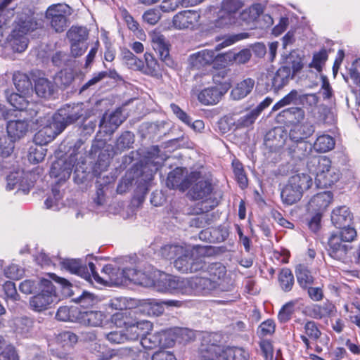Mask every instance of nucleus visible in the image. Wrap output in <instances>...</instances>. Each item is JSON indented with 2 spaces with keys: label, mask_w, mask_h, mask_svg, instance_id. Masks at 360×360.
Listing matches in <instances>:
<instances>
[{
  "label": "nucleus",
  "mask_w": 360,
  "mask_h": 360,
  "mask_svg": "<svg viewBox=\"0 0 360 360\" xmlns=\"http://www.w3.org/2000/svg\"><path fill=\"white\" fill-rule=\"evenodd\" d=\"M198 356V360H250V353L243 347L214 342L207 335L202 340Z\"/></svg>",
  "instance_id": "obj_1"
},
{
  "label": "nucleus",
  "mask_w": 360,
  "mask_h": 360,
  "mask_svg": "<svg viewBox=\"0 0 360 360\" xmlns=\"http://www.w3.org/2000/svg\"><path fill=\"white\" fill-rule=\"evenodd\" d=\"M307 167L315 173V184L320 188L332 187L341 176L340 170L332 166L330 159L326 156L313 157L307 162Z\"/></svg>",
  "instance_id": "obj_2"
},
{
  "label": "nucleus",
  "mask_w": 360,
  "mask_h": 360,
  "mask_svg": "<svg viewBox=\"0 0 360 360\" xmlns=\"http://www.w3.org/2000/svg\"><path fill=\"white\" fill-rule=\"evenodd\" d=\"M186 330L181 328L174 327L162 330L158 332H148L141 339V344L146 349L157 347H170L174 345Z\"/></svg>",
  "instance_id": "obj_3"
},
{
  "label": "nucleus",
  "mask_w": 360,
  "mask_h": 360,
  "mask_svg": "<svg viewBox=\"0 0 360 360\" xmlns=\"http://www.w3.org/2000/svg\"><path fill=\"white\" fill-rule=\"evenodd\" d=\"M212 181L208 179H202L196 181L190 188L188 195L193 200L202 201L195 205L191 212L193 214H201L213 210L217 202L212 201V205L207 206L205 204L210 199V195L213 191Z\"/></svg>",
  "instance_id": "obj_4"
},
{
  "label": "nucleus",
  "mask_w": 360,
  "mask_h": 360,
  "mask_svg": "<svg viewBox=\"0 0 360 360\" xmlns=\"http://www.w3.org/2000/svg\"><path fill=\"white\" fill-rule=\"evenodd\" d=\"M40 292L30 300V308L37 312L49 309L56 301L58 295L53 283L46 278H41L39 283Z\"/></svg>",
  "instance_id": "obj_5"
},
{
  "label": "nucleus",
  "mask_w": 360,
  "mask_h": 360,
  "mask_svg": "<svg viewBox=\"0 0 360 360\" xmlns=\"http://www.w3.org/2000/svg\"><path fill=\"white\" fill-rule=\"evenodd\" d=\"M62 265L70 273L78 275L88 281H91L92 278L99 284H103L105 281L103 277L99 276L96 271L95 264L91 262H89L87 266L82 264L81 259H66L63 260Z\"/></svg>",
  "instance_id": "obj_6"
},
{
  "label": "nucleus",
  "mask_w": 360,
  "mask_h": 360,
  "mask_svg": "<svg viewBox=\"0 0 360 360\" xmlns=\"http://www.w3.org/2000/svg\"><path fill=\"white\" fill-rule=\"evenodd\" d=\"M82 103L67 104L60 108L54 115L53 120L56 128L62 132L68 125L76 122L84 115Z\"/></svg>",
  "instance_id": "obj_7"
},
{
  "label": "nucleus",
  "mask_w": 360,
  "mask_h": 360,
  "mask_svg": "<svg viewBox=\"0 0 360 360\" xmlns=\"http://www.w3.org/2000/svg\"><path fill=\"white\" fill-rule=\"evenodd\" d=\"M66 4H56L48 7L45 18L49 22L51 27L57 33L64 32L68 26V8Z\"/></svg>",
  "instance_id": "obj_8"
},
{
  "label": "nucleus",
  "mask_w": 360,
  "mask_h": 360,
  "mask_svg": "<svg viewBox=\"0 0 360 360\" xmlns=\"http://www.w3.org/2000/svg\"><path fill=\"white\" fill-rule=\"evenodd\" d=\"M29 124L25 120H10L6 125L8 136L11 139L5 148L0 147V153L2 156L8 157L13 151L14 142L23 137L27 132Z\"/></svg>",
  "instance_id": "obj_9"
},
{
  "label": "nucleus",
  "mask_w": 360,
  "mask_h": 360,
  "mask_svg": "<svg viewBox=\"0 0 360 360\" xmlns=\"http://www.w3.org/2000/svg\"><path fill=\"white\" fill-rule=\"evenodd\" d=\"M199 176L200 172H196L184 176L183 169L176 167L168 174L166 184L170 189H178L184 192L191 186L193 182L198 179Z\"/></svg>",
  "instance_id": "obj_10"
},
{
  "label": "nucleus",
  "mask_w": 360,
  "mask_h": 360,
  "mask_svg": "<svg viewBox=\"0 0 360 360\" xmlns=\"http://www.w3.org/2000/svg\"><path fill=\"white\" fill-rule=\"evenodd\" d=\"M221 53L216 55L215 51L203 49L190 56V62L193 68L200 70L213 64L214 68H223V60L219 57Z\"/></svg>",
  "instance_id": "obj_11"
},
{
  "label": "nucleus",
  "mask_w": 360,
  "mask_h": 360,
  "mask_svg": "<svg viewBox=\"0 0 360 360\" xmlns=\"http://www.w3.org/2000/svg\"><path fill=\"white\" fill-rule=\"evenodd\" d=\"M244 4L241 0H223L221 5L220 16L216 20L217 26L235 22V15L242 8Z\"/></svg>",
  "instance_id": "obj_12"
},
{
  "label": "nucleus",
  "mask_w": 360,
  "mask_h": 360,
  "mask_svg": "<svg viewBox=\"0 0 360 360\" xmlns=\"http://www.w3.org/2000/svg\"><path fill=\"white\" fill-rule=\"evenodd\" d=\"M200 14L195 10H184L177 13L172 19V23L178 30H194L199 24Z\"/></svg>",
  "instance_id": "obj_13"
},
{
  "label": "nucleus",
  "mask_w": 360,
  "mask_h": 360,
  "mask_svg": "<svg viewBox=\"0 0 360 360\" xmlns=\"http://www.w3.org/2000/svg\"><path fill=\"white\" fill-rule=\"evenodd\" d=\"M48 130H50V129L44 128L34 134V141L40 147L39 148L31 149L30 151L29 160L32 163H39L44 159L46 153L41 146L47 144L53 139L51 135L47 134Z\"/></svg>",
  "instance_id": "obj_14"
},
{
  "label": "nucleus",
  "mask_w": 360,
  "mask_h": 360,
  "mask_svg": "<svg viewBox=\"0 0 360 360\" xmlns=\"http://www.w3.org/2000/svg\"><path fill=\"white\" fill-rule=\"evenodd\" d=\"M151 42L153 49L160 58L167 65H172L173 62L169 56L170 44L165 36L159 32H154L151 36Z\"/></svg>",
  "instance_id": "obj_15"
},
{
  "label": "nucleus",
  "mask_w": 360,
  "mask_h": 360,
  "mask_svg": "<svg viewBox=\"0 0 360 360\" xmlns=\"http://www.w3.org/2000/svg\"><path fill=\"white\" fill-rule=\"evenodd\" d=\"M153 329V323L146 320L138 321L134 318L131 324H129L125 330V335L128 340H137L142 338Z\"/></svg>",
  "instance_id": "obj_16"
},
{
  "label": "nucleus",
  "mask_w": 360,
  "mask_h": 360,
  "mask_svg": "<svg viewBox=\"0 0 360 360\" xmlns=\"http://www.w3.org/2000/svg\"><path fill=\"white\" fill-rule=\"evenodd\" d=\"M333 200L331 191H323L313 195L307 205L309 212H323L327 209Z\"/></svg>",
  "instance_id": "obj_17"
},
{
  "label": "nucleus",
  "mask_w": 360,
  "mask_h": 360,
  "mask_svg": "<svg viewBox=\"0 0 360 360\" xmlns=\"http://www.w3.org/2000/svg\"><path fill=\"white\" fill-rule=\"evenodd\" d=\"M327 251L330 257L337 260H343L346 258L351 247L341 240L337 234L333 233L328 240Z\"/></svg>",
  "instance_id": "obj_18"
},
{
  "label": "nucleus",
  "mask_w": 360,
  "mask_h": 360,
  "mask_svg": "<svg viewBox=\"0 0 360 360\" xmlns=\"http://www.w3.org/2000/svg\"><path fill=\"white\" fill-rule=\"evenodd\" d=\"M39 27L38 20L34 13H21L15 20L13 29L27 36Z\"/></svg>",
  "instance_id": "obj_19"
},
{
  "label": "nucleus",
  "mask_w": 360,
  "mask_h": 360,
  "mask_svg": "<svg viewBox=\"0 0 360 360\" xmlns=\"http://www.w3.org/2000/svg\"><path fill=\"white\" fill-rule=\"evenodd\" d=\"M77 319L79 321L88 326L102 327L105 322L106 315L98 310H79Z\"/></svg>",
  "instance_id": "obj_20"
},
{
  "label": "nucleus",
  "mask_w": 360,
  "mask_h": 360,
  "mask_svg": "<svg viewBox=\"0 0 360 360\" xmlns=\"http://www.w3.org/2000/svg\"><path fill=\"white\" fill-rule=\"evenodd\" d=\"M72 170V165L70 162L59 159L52 163L49 174L51 177L57 179V184H60L70 178Z\"/></svg>",
  "instance_id": "obj_21"
},
{
  "label": "nucleus",
  "mask_w": 360,
  "mask_h": 360,
  "mask_svg": "<svg viewBox=\"0 0 360 360\" xmlns=\"http://www.w3.org/2000/svg\"><path fill=\"white\" fill-rule=\"evenodd\" d=\"M251 51L248 49H243L238 52L230 51L224 53L219 57V60H223V68L233 64L241 65L247 63L251 58Z\"/></svg>",
  "instance_id": "obj_22"
},
{
  "label": "nucleus",
  "mask_w": 360,
  "mask_h": 360,
  "mask_svg": "<svg viewBox=\"0 0 360 360\" xmlns=\"http://www.w3.org/2000/svg\"><path fill=\"white\" fill-rule=\"evenodd\" d=\"M110 145L103 139L95 140L91 146V153L98 154L97 164L100 167H107L111 159Z\"/></svg>",
  "instance_id": "obj_23"
},
{
  "label": "nucleus",
  "mask_w": 360,
  "mask_h": 360,
  "mask_svg": "<svg viewBox=\"0 0 360 360\" xmlns=\"http://www.w3.org/2000/svg\"><path fill=\"white\" fill-rule=\"evenodd\" d=\"M160 283H162V290L163 291L181 294L188 293V290L186 288L188 282L185 278L167 276L160 280Z\"/></svg>",
  "instance_id": "obj_24"
},
{
  "label": "nucleus",
  "mask_w": 360,
  "mask_h": 360,
  "mask_svg": "<svg viewBox=\"0 0 360 360\" xmlns=\"http://www.w3.org/2000/svg\"><path fill=\"white\" fill-rule=\"evenodd\" d=\"M198 101L204 105H214L221 99L224 93L217 86L204 88L196 94Z\"/></svg>",
  "instance_id": "obj_25"
},
{
  "label": "nucleus",
  "mask_w": 360,
  "mask_h": 360,
  "mask_svg": "<svg viewBox=\"0 0 360 360\" xmlns=\"http://www.w3.org/2000/svg\"><path fill=\"white\" fill-rule=\"evenodd\" d=\"M335 311V306L329 302H324L321 304H314L306 308L307 315L318 320L331 316Z\"/></svg>",
  "instance_id": "obj_26"
},
{
  "label": "nucleus",
  "mask_w": 360,
  "mask_h": 360,
  "mask_svg": "<svg viewBox=\"0 0 360 360\" xmlns=\"http://www.w3.org/2000/svg\"><path fill=\"white\" fill-rule=\"evenodd\" d=\"M312 145L309 141H291L288 151L295 160H304L312 152Z\"/></svg>",
  "instance_id": "obj_27"
},
{
  "label": "nucleus",
  "mask_w": 360,
  "mask_h": 360,
  "mask_svg": "<svg viewBox=\"0 0 360 360\" xmlns=\"http://www.w3.org/2000/svg\"><path fill=\"white\" fill-rule=\"evenodd\" d=\"M353 214L349 208L342 205L334 208L331 213V221L337 228H342L350 225Z\"/></svg>",
  "instance_id": "obj_28"
},
{
  "label": "nucleus",
  "mask_w": 360,
  "mask_h": 360,
  "mask_svg": "<svg viewBox=\"0 0 360 360\" xmlns=\"http://www.w3.org/2000/svg\"><path fill=\"white\" fill-rule=\"evenodd\" d=\"M123 276L134 284L148 286L153 283L151 276L143 271L133 267H127L122 270Z\"/></svg>",
  "instance_id": "obj_29"
},
{
  "label": "nucleus",
  "mask_w": 360,
  "mask_h": 360,
  "mask_svg": "<svg viewBox=\"0 0 360 360\" xmlns=\"http://www.w3.org/2000/svg\"><path fill=\"white\" fill-rule=\"evenodd\" d=\"M314 132V126L309 123L295 124L290 130L289 137L290 141H307L306 139L310 137Z\"/></svg>",
  "instance_id": "obj_30"
},
{
  "label": "nucleus",
  "mask_w": 360,
  "mask_h": 360,
  "mask_svg": "<svg viewBox=\"0 0 360 360\" xmlns=\"http://www.w3.org/2000/svg\"><path fill=\"white\" fill-rule=\"evenodd\" d=\"M142 353L141 351L138 348L132 347H120L118 349H112L108 351V352L103 354L99 360H110L113 358L125 359L129 358L133 360L139 354Z\"/></svg>",
  "instance_id": "obj_31"
},
{
  "label": "nucleus",
  "mask_w": 360,
  "mask_h": 360,
  "mask_svg": "<svg viewBox=\"0 0 360 360\" xmlns=\"http://www.w3.org/2000/svg\"><path fill=\"white\" fill-rule=\"evenodd\" d=\"M144 59L146 65H144V63L143 62V68L138 70L153 77H161L162 69L153 55L150 53L146 52L144 53Z\"/></svg>",
  "instance_id": "obj_32"
},
{
  "label": "nucleus",
  "mask_w": 360,
  "mask_h": 360,
  "mask_svg": "<svg viewBox=\"0 0 360 360\" xmlns=\"http://www.w3.org/2000/svg\"><path fill=\"white\" fill-rule=\"evenodd\" d=\"M8 43L15 52H23L28 46L29 39L25 34L13 29L8 37Z\"/></svg>",
  "instance_id": "obj_33"
},
{
  "label": "nucleus",
  "mask_w": 360,
  "mask_h": 360,
  "mask_svg": "<svg viewBox=\"0 0 360 360\" xmlns=\"http://www.w3.org/2000/svg\"><path fill=\"white\" fill-rule=\"evenodd\" d=\"M291 75V70L288 66H281L274 74L271 80V87L275 91H278L285 86Z\"/></svg>",
  "instance_id": "obj_34"
},
{
  "label": "nucleus",
  "mask_w": 360,
  "mask_h": 360,
  "mask_svg": "<svg viewBox=\"0 0 360 360\" xmlns=\"http://www.w3.org/2000/svg\"><path fill=\"white\" fill-rule=\"evenodd\" d=\"M186 281L188 282L186 288L188 290V292L191 290L196 292H204L210 290L214 287L210 279L205 276H193L189 279H186Z\"/></svg>",
  "instance_id": "obj_35"
},
{
  "label": "nucleus",
  "mask_w": 360,
  "mask_h": 360,
  "mask_svg": "<svg viewBox=\"0 0 360 360\" xmlns=\"http://www.w3.org/2000/svg\"><path fill=\"white\" fill-rule=\"evenodd\" d=\"M302 193L300 190L292 186L291 184L288 181L287 184L283 187L281 193V198L284 204L287 205H292L298 201L302 197Z\"/></svg>",
  "instance_id": "obj_36"
},
{
  "label": "nucleus",
  "mask_w": 360,
  "mask_h": 360,
  "mask_svg": "<svg viewBox=\"0 0 360 360\" xmlns=\"http://www.w3.org/2000/svg\"><path fill=\"white\" fill-rule=\"evenodd\" d=\"M134 143V134L130 131H123L117 139L115 146L114 153H121L133 147Z\"/></svg>",
  "instance_id": "obj_37"
},
{
  "label": "nucleus",
  "mask_w": 360,
  "mask_h": 360,
  "mask_svg": "<svg viewBox=\"0 0 360 360\" xmlns=\"http://www.w3.org/2000/svg\"><path fill=\"white\" fill-rule=\"evenodd\" d=\"M288 181L292 186L300 190V193L307 191L312 186L313 181L311 177L307 174H297L290 177Z\"/></svg>",
  "instance_id": "obj_38"
},
{
  "label": "nucleus",
  "mask_w": 360,
  "mask_h": 360,
  "mask_svg": "<svg viewBox=\"0 0 360 360\" xmlns=\"http://www.w3.org/2000/svg\"><path fill=\"white\" fill-rule=\"evenodd\" d=\"M295 275L298 284L304 290H306L314 283V277L304 264H300L297 265Z\"/></svg>",
  "instance_id": "obj_39"
},
{
  "label": "nucleus",
  "mask_w": 360,
  "mask_h": 360,
  "mask_svg": "<svg viewBox=\"0 0 360 360\" xmlns=\"http://www.w3.org/2000/svg\"><path fill=\"white\" fill-rule=\"evenodd\" d=\"M54 85L48 79L39 77L35 80L34 90L38 96L49 98L53 93Z\"/></svg>",
  "instance_id": "obj_40"
},
{
  "label": "nucleus",
  "mask_w": 360,
  "mask_h": 360,
  "mask_svg": "<svg viewBox=\"0 0 360 360\" xmlns=\"http://www.w3.org/2000/svg\"><path fill=\"white\" fill-rule=\"evenodd\" d=\"M205 272L208 278L214 284L223 278L226 273L225 266L220 262H214L207 266Z\"/></svg>",
  "instance_id": "obj_41"
},
{
  "label": "nucleus",
  "mask_w": 360,
  "mask_h": 360,
  "mask_svg": "<svg viewBox=\"0 0 360 360\" xmlns=\"http://www.w3.org/2000/svg\"><path fill=\"white\" fill-rule=\"evenodd\" d=\"M122 60L127 65V67L134 70H138L143 68V60L136 57L127 48L121 49L120 53Z\"/></svg>",
  "instance_id": "obj_42"
},
{
  "label": "nucleus",
  "mask_w": 360,
  "mask_h": 360,
  "mask_svg": "<svg viewBox=\"0 0 360 360\" xmlns=\"http://www.w3.org/2000/svg\"><path fill=\"white\" fill-rule=\"evenodd\" d=\"M193 253L184 248L183 253L179 254L174 262V267L184 274H188Z\"/></svg>",
  "instance_id": "obj_43"
},
{
  "label": "nucleus",
  "mask_w": 360,
  "mask_h": 360,
  "mask_svg": "<svg viewBox=\"0 0 360 360\" xmlns=\"http://www.w3.org/2000/svg\"><path fill=\"white\" fill-rule=\"evenodd\" d=\"M278 283L284 292H290L294 285L295 278L292 271L289 268H282L278 274Z\"/></svg>",
  "instance_id": "obj_44"
},
{
  "label": "nucleus",
  "mask_w": 360,
  "mask_h": 360,
  "mask_svg": "<svg viewBox=\"0 0 360 360\" xmlns=\"http://www.w3.org/2000/svg\"><path fill=\"white\" fill-rule=\"evenodd\" d=\"M233 172L236 180L241 189H245L248 186V179L244 169L243 165L238 160L234 159L232 161Z\"/></svg>",
  "instance_id": "obj_45"
},
{
  "label": "nucleus",
  "mask_w": 360,
  "mask_h": 360,
  "mask_svg": "<svg viewBox=\"0 0 360 360\" xmlns=\"http://www.w3.org/2000/svg\"><path fill=\"white\" fill-rule=\"evenodd\" d=\"M254 79L247 78L237 84L231 91V94L236 99H240L249 94L253 89Z\"/></svg>",
  "instance_id": "obj_46"
},
{
  "label": "nucleus",
  "mask_w": 360,
  "mask_h": 360,
  "mask_svg": "<svg viewBox=\"0 0 360 360\" xmlns=\"http://www.w3.org/2000/svg\"><path fill=\"white\" fill-rule=\"evenodd\" d=\"M281 115L288 120L294 125L300 124L305 117L304 110L300 107H290L283 110Z\"/></svg>",
  "instance_id": "obj_47"
},
{
  "label": "nucleus",
  "mask_w": 360,
  "mask_h": 360,
  "mask_svg": "<svg viewBox=\"0 0 360 360\" xmlns=\"http://www.w3.org/2000/svg\"><path fill=\"white\" fill-rule=\"evenodd\" d=\"M70 42H84L88 39L87 29L82 26H72L66 33Z\"/></svg>",
  "instance_id": "obj_48"
},
{
  "label": "nucleus",
  "mask_w": 360,
  "mask_h": 360,
  "mask_svg": "<svg viewBox=\"0 0 360 360\" xmlns=\"http://www.w3.org/2000/svg\"><path fill=\"white\" fill-rule=\"evenodd\" d=\"M134 317L131 312L127 311H117L111 316V321L116 327L123 328L125 331L126 328L133 321Z\"/></svg>",
  "instance_id": "obj_49"
},
{
  "label": "nucleus",
  "mask_w": 360,
  "mask_h": 360,
  "mask_svg": "<svg viewBox=\"0 0 360 360\" xmlns=\"http://www.w3.org/2000/svg\"><path fill=\"white\" fill-rule=\"evenodd\" d=\"M334 146V139L330 135L323 134L317 137L312 147L318 152L326 153L332 150Z\"/></svg>",
  "instance_id": "obj_50"
},
{
  "label": "nucleus",
  "mask_w": 360,
  "mask_h": 360,
  "mask_svg": "<svg viewBox=\"0 0 360 360\" xmlns=\"http://www.w3.org/2000/svg\"><path fill=\"white\" fill-rule=\"evenodd\" d=\"M304 334L308 338H311L312 341H317L322 335L321 330L319 328V324L312 320H307L305 321L304 326Z\"/></svg>",
  "instance_id": "obj_51"
},
{
  "label": "nucleus",
  "mask_w": 360,
  "mask_h": 360,
  "mask_svg": "<svg viewBox=\"0 0 360 360\" xmlns=\"http://www.w3.org/2000/svg\"><path fill=\"white\" fill-rule=\"evenodd\" d=\"M13 84L20 92L27 91L32 86L30 77L25 73L20 71L15 72L13 75Z\"/></svg>",
  "instance_id": "obj_52"
},
{
  "label": "nucleus",
  "mask_w": 360,
  "mask_h": 360,
  "mask_svg": "<svg viewBox=\"0 0 360 360\" xmlns=\"http://www.w3.org/2000/svg\"><path fill=\"white\" fill-rule=\"evenodd\" d=\"M8 102L19 111H27L30 103L22 95L17 93H11L7 95Z\"/></svg>",
  "instance_id": "obj_53"
},
{
  "label": "nucleus",
  "mask_w": 360,
  "mask_h": 360,
  "mask_svg": "<svg viewBox=\"0 0 360 360\" xmlns=\"http://www.w3.org/2000/svg\"><path fill=\"white\" fill-rule=\"evenodd\" d=\"M34 326V320L27 316H22L16 319L15 321V331L21 335L29 333Z\"/></svg>",
  "instance_id": "obj_54"
},
{
  "label": "nucleus",
  "mask_w": 360,
  "mask_h": 360,
  "mask_svg": "<svg viewBox=\"0 0 360 360\" xmlns=\"http://www.w3.org/2000/svg\"><path fill=\"white\" fill-rule=\"evenodd\" d=\"M276 330L275 321L269 319L262 321L257 330V335L260 339H264L267 336H271L274 334Z\"/></svg>",
  "instance_id": "obj_55"
},
{
  "label": "nucleus",
  "mask_w": 360,
  "mask_h": 360,
  "mask_svg": "<svg viewBox=\"0 0 360 360\" xmlns=\"http://www.w3.org/2000/svg\"><path fill=\"white\" fill-rule=\"evenodd\" d=\"M295 301H289L281 308L278 313V320L281 323L289 321L295 312Z\"/></svg>",
  "instance_id": "obj_56"
},
{
  "label": "nucleus",
  "mask_w": 360,
  "mask_h": 360,
  "mask_svg": "<svg viewBox=\"0 0 360 360\" xmlns=\"http://www.w3.org/2000/svg\"><path fill=\"white\" fill-rule=\"evenodd\" d=\"M80 305V310H88L97 303L96 297L86 291H83L81 295L73 299Z\"/></svg>",
  "instance_id": "obj_57"
},
{
  "label": "nucleus",
  "mask_w": 360,
  "mask_h": 360,
  "mask_svg": "<svg viewBox=\"0 0 360 360\" xmlns=\"http://www.w3.org/2000/svg\"><path fill=\"white\" fill-rule=\"evenodd\" d=\"M184 251V248L181 245L167 244L161 248L160 252L162 257L167 259H172L179 254L183 253Z\"/></svg>",
  "instance_id": "obj_58"
},
{
  "label": "nucleus",
  "mask_w": 360,
  "mask_h": 360,
  "mask_svg": "<svg viewBox=\"0 0 360 360\" xmlns=\"http://www.w3.org/2000/svg\"><path fill=\"white\" fill-rule=\"evenodd\" d=\"M328 58L327 51L325 49H322L314 53L312 60L309 64V67L316 69L318 72H321Z\"/></svg>",
  "instance_id": "obj_59"
},
{
  "label": "nucleus",
  "mask_w": 360,
  "mask_h": 360,
  "mask_svg": "<svg viewBox=\"0 0 360 360\" xmlns=\"http://www.w3.org/2000/svg\"><path fill=\"white\" fill-rule=\"evenodd\" d=\"M262 12L259 4L253 5L240 13V19L245 22H254Z\"/></svg>",
  "instance_id": "obj_60"
},
{
  "label": "nucleus",
  "mask_w": 360,
  "mask_h": 360,
  "mask_svg": "<svg viewBox=\"0 0 360 360\" xmlns=\"http://www.w3.org/2000/svg\"><path fill=\"white\" fill-rule=\"evenodd\" d=\"M289 60V63L290 64V67L289 68L291 70L290 77L292 78L294 75L300 72L304 68L303 57L300 56L299 54L290 53Z\"/></svg>",
  "instance_id": "obj_61"
},
{
  "label": "nucleus",
  "mask_w": 360,
  "mask_h": 360,
  "mask_svg": "<svg viewBox=\"0 0 360 360\" xmlns=\"http://www.w3.org/2000/svg\"><path fill=\"white\" fill-rule=\"evenodd\" d=\"M259 117L258 113L252 109L246 115L240 117L236 122L237 127L244 128L251 126Z\"/></svg>",
  "instance_id": "obj_62"
},
{
  "label": "nucleus",
  "mask_w": 360,
  "mask_h": 360,
  "mask_svg": "<svg viewBox=\"0 0 360 360\" xmlns=\"http://www.w3.org/2000/svg\"><path fill=\"white\" fill-rule=\"evenodd\" d=\"M339 229H340V232L335 234H337L338 237L340 238L341 240L345 243L352 242L356 238L357 234L355 229L351 227L349 225Z\"/></svg>",
  "instance_id": "obj_63"
},
{
  "label": "nucleus",
  "mask_w": 360,
  "mask_h": 360,
  "mask_svg": "<svg viewBox=\"0 0 360 360\" xmlns=\"http://www.w3.org/2000/svg\"><path fill=\"white\" fill-rule=\"evenodd\" d=\"M259 345L264 360H273L274 347L271 341L266 339H260Z\"/></svg>",
  "instance_id": "obj_64"
}]
</instances>
